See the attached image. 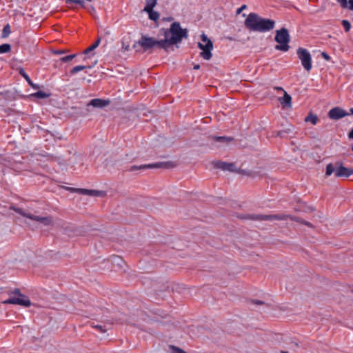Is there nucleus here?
Returning <instances> with one entry per match:
<instances>
[{
	"label": "nucleus",
	"instance_id": "8fccbe9b",
	"mask_svg": "<svg viewBox=\"0 0 353 353\" xmlns=\"http://www.w3.org/2000/svg\"><path fill=\"white\" fill-rule=\"evenodd\" d=\"M349 114H353V108L350 109V112H348Z\"/></svg>",
	"mask_w": 353,
	"mask_h": 353
},
{
	"label": "nucleus",
	"instance_id": "72a5a7b5",
	"mask_svg": "<svg viewBox=\"0 0 353 353\" xmlns=\"http://www.w3.org/2000/svg\"><path fill=\"white\" fill-rule=\"evenodd\" d=\"M170 349L171 350V353H186L183 350L174 345H170Z\"/></svg>",
	"mask_w": 353,
	"mask_h": 353
},
{
	"label": "nucleus",
	"instance_id": "ddd939ff",
	"mask_svg": "<svg viewBox=\"0 0 353 353\" xmlns=\"http://www.w3.org/2000/svg\"><path fill=\"white\" fill-rule=\"evenodd\" d=\"M256 32H267L274 28V21L261 17Z\"/></svg>",
	"mask_w": 353,
	"mask_h": 353
},
{
	"label": "nucleus",
	"instance_id": "f03ea898",
	"mask_svg": "<svg viewBox=\"0 0 353 353\" xmlns=\"http://www.w3.org/2000/svg\"><path fill=\"white\" fill-rule=\"evenodd\" d=\"M239 218L242 219H250L253 221H273V220H286L288 219L303 224L310 228H313V225L309 221H305L303 219L291 216L285 214H270V215H263V214H245L239 216Z\"/></svg>",
	"mask_w": 353,
	"mask_h": 353
},
{
	"label": "nucleus",
	"instance_id": "e433bc0d",
	"mask_svg": "<svg viewBox=\"0 0 353 353\" xmlns=\"http://www.w3.org/2000/svg\"><path fill=\"white\" fill-rule=\"evenodd\" d=\"M337 2L340 3L343 8H347V0H337Z\"/></svg>",
	"mask_w": 353,
	"mask_h": 353
},
{
	"label": "nucleus",
	"instance_id": "603ef678",
	"mask_svg": "<svg viewBox=\"0 0 353 353\" xmlns=\"http://www.w3.org/2000/svg\"><path fill=\"white\" fill-rule=\"evenodd\" d=\"M45 96H46V98H48V97L50 96V94H47V93L46 92Z\"/></svg>",
	"mask_w": 353,
	"mask_h": 353
},
{
	"label": "nucleus",
	"instance_id": "3c124183",
	"mask_svg": "<svg viewBox=\"0 0 353 353\" xmlns=\"http://www.w3.org/2000/svg\"><path fill=\"white\" fill-rule=\"evenodd\" d=\"M168 21H172L173 20V18L172 17H169L168 19Z\"/></svg>",
	"mask_w": 353,
	"mask_h": 353
},
{
	"label": "nucleus",
	"instance_id": "f257e3e1",
	"mask_svg": "<svg viewBox=\"0 0 353 353\" xmlns=\"http://www.w3.org/2000/svg\"><path fill=\"white\" fill-rule=\"evenodd\" d=\"M159 34L164 37L163 41L166 52L170 50H174V45L180 43L183 39L188 37V30L182 28L180 23L177 21L172 23L170 28H161Z\"/></svg>",
	"mask_w": 353,
	"mask_h": 353
},
{
	"label": "nucleus",
	"instance_id": "58836bf2",
	"mask_svg": "<svg viewBox=\"0 0 353 353\" xmlns=\"http://www.w3.org/2000/svg\"><path fill=\"white\" fill-rule=\"evenodd\" d=\"M34 95L40 98H44V92L42 90L38 91L34 94Z\"/></svg>",
	"mask_w": 353,
	"mask_h": 353
},
{
	"label": "nucleus",
	"instance_id": "f704fd0d",
	"mask_svg": "<svg viewBox=\"0 0 353 353\" xmlns=\"http://www.w3.org/2000/svg\"><path fill=\"white\" fill-rule=\"evenodd\" d=\"M341 24L345 32H349L351 28V24L347 20H343Z\"/></svg>",
	"mask_w": 353,
	"mask_h": 353
},
{
	"label": "nucleus",
	"instance_id": "473e14b6",
	"mask_svg": "<svg viewBox=\"0 0 353 353\" xmlns=\"http://www.w3.org/2000/svg\"><path fill=\"white\" fill-rule=\"evenodd\" d=\"M290 129H286L281 131H277L276 135L281 138L285 137L286 134L290 133Z\"/></svg>",
	"mask_w": 353,
	"mask_h": 353
},
{
	"label": "nucleus",
	"instance_id": "a878e982",
	"mask_svg": "<svg viewBox=\"0 0 353 353\" xmlns=\"http://www.w3.org/2000/svg\"><path fill=\"white\" fill-rule=\"evenodd\" d=\"M157 3V0H145V6L143 10L153 9Z\"/></svg>",
	"mask_w": 353,
	"mask_h": 353
},
{
	"label": "nucleus",
	"instance_id": "39448f33",
	"mask_svg": "<svg viewBox=\"0 0 353 353\" xmlns=\"http://www.w3.org/2000/svg\"><path fill=\"white\" fill-rule=\"evenodd\" d=\"M10 298L3 301L4 304H14L28 307L31 305L29 298L20 292L19 289L16 288L9 293Z\"/></svg>",
	"mask_w": 353,
	"mask_h": 353
},
{
	"label": "nucleus",
	"instance_id": "7c9ffc66",
	"mask_svg": "<svg viewBox=\"0 0 353 353\" xmlns=\"http://www.w3.org/2000/svg\"><path fill=\"white\" fill-rule=\"evenodd\" d=\"M76 56H77V54H70V55L61 57H59V59L62 63H66V62H69V61H72L74 57H76Z\"/></svg>",
	"mask_w": 353,
	"mask_h": 353
},
{
	"label": "nucleus",
	"instance_id": "dca6fc26",
	"mask_svg": "<svg viewBox=\"0 0 353 353\" xmlns=\"http://www.w3.org/2000/svg\"><path fill=\"white\" fill-rule=\"evenodd\" d=\"M347 115H349V113L339 107L334 108L328 112L329 117L334 120L340 119Z\"/></svg>",
	"mask_w": 353,
	"mask_h": 353
},
{
	"label": "nucleus",
	"instance_id": "9d476101",
	"mask_svg": "<svg viewBox=\"0 0 353 353\" xmlns=\"http://www.w3.org/2000/svg\"><path fill=\"white\" fill-rule=\"evenodd\" d=\"M260 19L261 17L257 14L250 13L244 21L245 26L251 31L256 32Z\"/></svg>",
	"mask_w": 353,
	"mask_h": 353
},
{
	"label": "nucleus",
	"instance_id": "f8f14e48",
	"mask_svg": "<svg viewBox=\"0 0 353 353\" xmlns=\"http://www.w3.org/2000/svg\"><path fill=\"white\" fill-rule=\"evenodd\" d=\"M10 208V210H12L13 211H14L17 214H19L24 216V217H26V218L29 219L31 221H37V222H39V223L44 222V217L43 216H37V215L32 214H31L30 212H26L23 209H21L20 208H17V207H14V206H11Z\"/></svg>",
	"mask_w": 353,
	"mask_h": 353
},
{
	"label": "nucleus",
	"instance_id": "37998d69",
	"mask_svg": "<svg viewBox=\"0 0 353 353\" xmlns=\"http://www.w3.org/2000/svg\"><path fill=\"white\" fill-rule=\"evenodd\" d=\"M252 302L256 305H263L264 302L259 300H252Z\"/></svg>",
	"mask_w": 353,
	"mask_h": 353
},
{
	"label": "nucleus",
	"instance_id": "4c0bfd02",
	"mask_svg": "<svg viewBox=\"0 0 353 353\" xmlns=\"http://www.w3.org/2000/svg\"><path fill=\"white\" fill-rule=\"evenodd\" d=\"M201 40L205 43V44L208 43L209 41H211L205 34L201 35Z\"/></svg>",
	"mask_w": 353,
	"mask_h": 353
},
{
	"label": "nucleus",
	"instance_id": "cd10ccee",
	"mask_svg": "<svg viewBox=\"0 0 353 353\" xmlns=\"http://www.w3.org/2000/svg\"><path fill=\"white\" fill-rule=\"evenodd\" d=\"M10 32H11V30H10V25L9 24L6 25L3 28L1 37L2 38L8 37L9 36V34H10Z\"/></svg>",
	"mask_w": 353,
	"mask_h": 353
},
{
	"label": "nucleus",
	"instance_id": "c85d7f7f",
	"mask_svg": "<svg viewBox=\"0 0 353 353\" xmlns=\"http://www.w3.org/2000/svg\"><path fill=\"white\" fill-rule=\"evenodd\" d=\"M11 50V46L8 43H4L0 45V54H4L10 52Z\"/></svg>",
	"mask_w": 353,
	"mask_h": 353
},
{
	"label": "nucleus",
	"instance_id": "2f4dec72",
	"mask_svg": "<svg viewBox=\"0 0 353 353\" xmlns=\"http://www.w3.org/2000/svg\"><path fill=\"white\" fill-rule=\"evenodd\" d=\"M90 326L97 330H98L101 333H105L107 331V329L101 325H96L94 323H90Z\"/></svg>",
	"mask_w": 353,
	"mask_h": 353
},
{
	"label": "nucleus",
	"instance_id": "c756f323",
	"mask_svg": "<svg viewBox=\"0 0 353 353\" xmlns=\"http://www.w3.org/2000/svg\"><path fill=\"white\" fill-rule=\"evenodd\" d=\"M65 3L68 5H72L73 3L79 4L81 7H85V2L83 0H65Z\"/></svg>",
	"mask_w": 353,
	"mask_h": 353
},
{
	"label": "nucleus",
	"instance_id": "0eeeda50",
	"mask_svg": "<svg viewBox=\"0 0 353 353\" xmlns=\"http://www.w3.org/2000/svg\"><path fill=\"white\" fill-rule=\"evenodd\" d=\"M274 39L279 43L275 46L276 50L283 52H287L289 50L288 43L290 39L288 30L286 28H282L281 30H276Z\"/></svg>",
	"mask_w": 353,
	"mask_h": 353
},
{
	"label": "nucleus",
	"instance_id": "1a4fd4ad",
	"mask_svg": "<svg viewBox=\"0 0 353 353\" xmlns=\"http://www.w3.org/2000/svg\"><path fill=\"white\" fill-rule=\"evenodd\" d=\"M172 162H159L151 164H145L141 165H132L128 170L130 172H134L139 170H145L148 168H169L172 167Z\"/></svg>",
	"mask_w": 353,
	"mask_h": 353
},
{
	"label": "nucleus",
	"instance_id": "09e8293b",
	"mask_svg": "<svg viewBox=\"0 0 353 353\" xmlns=\"http://www.w3.org/2000/svg\"><path fill=\"white\" fill-rule=\"evenodd\" d=\"M200 68V65H194V70H199Z\"/></svg>",
	"mask_w": 353,
	"mask_h": 353
},
{
	"label": "nucleus",
	"instance_id": "c9c22d12",
	"mask_svg": "<svg viewBox=\"0 0 353 353\" xmlns=\"http://www.w3.org/2000/svg\"><path fill=\"white\" fill-rule=\"evenodd\" d=\"M45 157H46V161H59L60 159V158H58V157H54L52 155H50V154H48V153L46 152V154H45Z\"/></svg>",
	"mask_w": 353,
	"mask_h": 353
},
{
	"label": "nucleus",
	"instance_id": "423d86ee",
	"mask_svg": "<svg viewBox=\"0 0 353 353\" xmlns=\"http://www.w3.org/2000/svg\"><path fill=\"white\" fill-rule=\"evenodd\" d=\"M137 44L143 48L144 52L150 50L154 48L162 49L165 51L163 39L157 40L154 37L142 35L140 39L137 41Z\"/></svg>",
	"mask_w": 353,
	"mask_h": 353
},
{
	"label": "nucleus",
	"instance_id": "20e7f679",
	"mask_svg": "<svg viewBox=\"0 0 353 353\" xmlns=\"http://www.w3.org/2000/svg\"><path fill=\"white\" fill-rule=\"evenodd\" d=\"M336 168L332 163H329L326 166L325 176H330L334 172L336 177H348L353 174L352 168H347L343 165L341 162L335 163Z\"/></svg>",
	"mask_w": 353,
	"mask_h": 353
},
{
	"label": "nucleus",
	"instance_id": "aec40b11",
	"mask_svg": "<svg viewBox=\"0 0 353 353\" xmlns=\"http://www.w3.org/2000/svg\"><path fill=\"white\" fill-rule=\"evenodd\" d=\"M45 137L46 142H48V143L46 144V149L50 150L51 146H54V143H57V139L54 138V134L46 130Z\"/></svg>",
	"mask_w": 353,
	"mask_h": 353
},
{
	"label": "nucleus",
	"instance_id": "c03bdc74",
	"mask_svg": "<svg viewBox=\"0 0 353 353\" xmlns=\"http://www.w3.org/2000/svg\"><path fill=\"white\" fill-rule=\"evenodd\" d=\"M321 55L327 61L330 59V57L325 52H323Z\"/></svg>",
	"mask_w": 353,
	"mask_h": 353
},
{
	"label": "nucleus",
	"instance_id": "a18cd8bd",
	"mask_svg": "<svg viewBox=\"0 0 353 353\" xmlns=\"http://www.w3.org/2000/svg\"><path fill=\"white\" fill-rule=\"evenodd\" d=\"M348 137L350 139H353V128L348 133Z\"/></svg>",
	"mask_w": 353,
	"mask_h": 353
},
{
	"label": "nucleus",
	"instance_id": "a211bd4d",
	"mask_svg": "<svg viewBox=\"0 0 353 353\" xmlns=\"http://www.w3.org/2000/svg\"><path fill=\"white\" fill-rule=\"evenodd\" d=\"M280 103L282 105L283 108H288L292 106V97L285 91L283 97L279 99Z\"/></svg>",
	"mask_w": 353,
	"mask_h": 353
},
{
	"label": "nucleus",
	"instance_id": "ea45409f",
	"mask_svg": "<svg viewBox=\"0 0 353 353\" xmlns=\"http://www.w3.org/2000/svg\"><path fill=\"white\" fill-rule=\"evenodd\" d=\"M52 223V218L51 216H46V225H50Z\"/></svg>",
	"mask_w": 353,
	"mask_h": 353
},
{
	"label": "nucleus",
	"instance_id": "79ce46f5",
	"mask_svg": "<svg viewBox=\"0 0 353 353\" xmlns=\"http://www.w3.org/2000/svg\"><path fill=\"white\" fill-rule=\"evenodd\" d=\"M236 172L238 173H241V174H245L247 176H251V173L250 172H248L245 170H236Z\"/></svg>",
	"mask_w": 353,
	"mask_h": 353
},
{
	"label": "nucleus",
	"instance_id": "9b49d317",
	"mask_svg": "<svg viewBox=\"0 0 353 353\" xmlns=\"http://www.w3.org/2000/svg\"><path fill=\"white\" fill-rule=\"evenodd\" d=\"M70 192H76L83 195H89L92 196H102L105 194L103 191L88 190L84 188H66Z\"/></svg>",
	"mask_w": 353,
	"mask_h": 353
},
{
	"label": "nucleus",
	"instance_id": "4be33fe9",
	"mask_svg": "<svg viewBox=\"0 0 353 353\" xmlns=\"http://www.w3.org/2000/svg\"><path fill=\"white\" fill-rule=\"evenodd\" d=\"M19 73L21 76H22L26 81L28 82V83L32 86V88H36V86L34 85L33 82L30 79V77L28 75V74L26 72L24 69L23 68H19Z\"/></svg>",
	"mask_w": 353,
	"mask_h": 353
},
{
	"label": "nucleus",
	"instance_id": "5fc2aeb1",
	"mask_svg": "<svg viewBox=\"0 0 353 353\" xmlns=\"http://www.w3.org/2000/svg\"><path fill=\"white\" fill-rule=\"evenodd\" d=\"M352 151H353V145H352Z\"/></svg>",
	"mask_w": 353,
	"mask_h": 353
},
{
	"label": "nucleus",
	"instance_id": "5701e85b",
	"mask_svg": "<svg viewBox=\"0 0 353 353\" xmlns=\"http://www.w3.org/2000/svg\"><path fill=\"white\" fill-rule=\"evenodd\" d=\"M101 43V38L99 37L96 41L95 42L92 44L90 46H89L88 48H87L84 51H83V54H88V53H90V52L93 51L94 49H96L100 44Z\"/></svg>",
	"mask_w": 353,
	"mask_h": 353
},
{
	"label": "nucleus",
	"instance_id": "393cba45",
	"mask_svg": "<svg viewBox=\"0 0 353 353\" xmlns=\"http://www.w3.org/2000/svg\"><path fill=\"white\" fill-rule=\"evenodd\" d=\"M305 121L311 122L313 125H316L319 121V118L316 115L310 113L305 119Z\"/></svg>",
	"mask_w": 353,
	"mask_h": 353
},
{
	"label": "nucleus",
	"instance_id": "b1692460",
	"mask_svg": "<svg viewBox=\"0 0 353 353\" xmlns=\"http://www.w3.org/2000/svg\"><path fill=\"white\" fill-rule=\"evenodd\" d=\"M144 11L148 14V17H149L150 19L154 21H156L159 19V12L154 11L153 9L146 10Z\"/></svg>",
	"mask_w": 353,
	"mask_h": 353
},
{
	"label": "nucleus",
	"instance_id": "6ab92c4d",
	"mask_svg": "<svg viewBox=\"0 0 353 353\" xmlns=\"http://www.w3.org/2000/svg\"><path fill=\"white\" fill-rule=\"evenodd\" d=\"M110 101L109 100H105L101 99H92L88 105H90L95 108H103L110 104Z\"/></svg>",
	"mask_w": 353,
	"mask_h": 353
},
{
	"label": "nucleus",
	"instance_id": "49530a36",
	"mask_svg": "<svg viewBox=\"0 0 353 353\" xmlns=\"http://www.w3.org/2000/svg\"><path fill=\"white\" fill-rule=\"evenodd\" d=\"M350 4L349 9L353 10V0H350Z\"/></svg>",
	"mask_w": 353,
	"mask_h": 353
},
{
	"label": "nucleus",
	"instance_id": "f3484780",
	"mask_svg": "<svg viewBox=\"0 0 353 353\" xmlns=\"http://www.w3.org/2000/svg\"><path fill=\"white\" fill-rule=\"evenodd\" d=\"M214 167L221 169L222 170H228L230 172H236L235 165L233 163H227L218 161L214 163Z\"/></svg>",
	"mask_w": 353,
	"mask_h": 353
},
{
	"label": "nucleus",
	"instance_id": "2eb2a0df",
	"mask_svg": "<svg viewBox=\"0 0 353 353\" xmlns=\"http://www.w3.org/2000/svg\"><path fill=\"white\" fill-rule=\"evenodd\" d=\"M198 47L202 50V52L200 53L201 57H203L205 60H210L212 57L211 50L213 48V43L212 41H209L208 43L202 44L201 43H198Z\"/></svg>",
	"mask_w": 353,
	"mask_h": 353
},
{
	"label": "nucleus",
	"instance_id": "7ed1b4c3",
	"mask_svg": "<svg viewBox=\"0 0 353 353\" xmlns=\"http://www.w3.org/2000/svg\"><path fill=\"white\" fill-rule=\"evenodd\" d=\"M239 218L242 219H250L253 221H273V220H286L288 219L303 224L310 228H313V225L309 221H305L303 219L291 216L285 214H270V215H263V214H245L239 216Z\"/></svg>",
	"mask_w": 353,
	"mask_h": 353
},
{
	"label": "nucleus",
	"instance_id": "6e6552de",
	"mask_svg": "<svg viewBox=\"0 0 353 353\" xmlns=\"http://www.w3.org/2000/svg\"><path fill=\"white\" fill-rule=\"evenodd\" d=\"M297 56L301 61V64L304 69L310 71L312 69V57L310 52L304 48H299L297 50Z\"/></svg>",
	"mask_w": 353,
	"mask_h": 353
},
{
	"label": "nucleus",
	"instance_id": "412c9836",
	"mask_svg": "<svg viewBox=\"0 0 353 353\" xmlns=\"http://www.w3.org/2000/svg\"><path fill=\"white\" fill-rule=\"evenodd\" d=\"M210 139L220 142L223 143H228L234 140L233 137H218V136H211L209 137Z\"/></svg>",
	"mask_w": 353,
	"mask_h": 353
},
{
	"label": "nucleus",
	"instance_id": "4468645a",
	"mask_svg": "<svg viewBox=\"0 0 353 353\" xmlns=\"http://www.w3.org/2000/svg\"><path fill=\"white\" fill-rule=\"evenodd\" d=\"M49 54H48V60H51L52 61L54 62L53 63V66L54 68H59L61 65V60L60 59H55L53 57H55L57 55H61V54H63L66 52H68V50H52L51 48H49Z\"/></svg>",
	"mask_w": 353,
	"mask_h": 353
},
{
	"label": "nucleus",
	"instance_id": "bb28decb",
	"mask_svg": "<svg viewBox=\"0 0 353 353\" xmlns=\"http://www.w3.org/2000/svg\"><path fill=\"white\" fill-rule=\"evenodd\" d=\"M86 68H91V66H90V65H77V66H75V67H74L70 70V74L71 75L75 74L78 72L81 71V70H83L84 69H86Z\"/></svg>",
	"mask_w": 353,
	"mask_h": 353
},
{
	"label": "nucleus",
	"instance_id": "864d4df0",
	"mask_svg": "<svg viewBox=\"0 0 353 353\" xmlns=\"http://www.w3.org/2000/svg\"><path fill=\"white\" fill-rule=\"evenodd\" d=\"M281 353H288V352H285V351H281Z\"/></svg>",
	"mask_w": 353,
	"mask_h": 353
},
{
	"label": "nucleus",
	"instance_id": "a19ab883",
	"mask_svg": "<svg viewBox=\"0 0 353 353\" xmlns=\"http://www.w3.org/2000/svg\"><path fill=\"white\" fill-rule=\"evenodd\" d=\"M247 8L246 5H243L241 8H238L236 10V14H239L243 10Z\"/></svg>",
	"mask_w": 353,
	"mask_h": 353
},
{
	"label": "nucleus",
	"instance_id": "de8ad7c7",
	"mask_svg": "<svg viewBox=\"0 0 353 353\" xmlns=\"http://www.w3.org/2000/svg\"><path fill=\"white\" fill-rule=\"evenodd\" d=\"M274 89L277 90L283 91V92L285 91L281 87H275Z\"/></svg>",
	"mask_w": 353,
	"mask_h": 353
}]
</instances>
